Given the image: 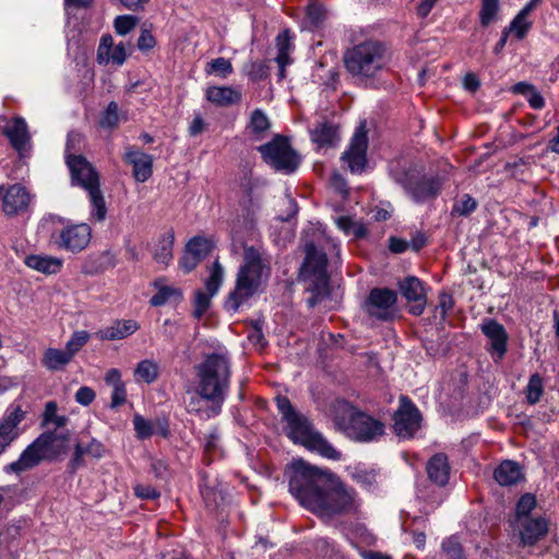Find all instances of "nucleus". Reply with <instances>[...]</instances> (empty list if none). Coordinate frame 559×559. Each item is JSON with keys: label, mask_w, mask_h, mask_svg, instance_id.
Instances as JSON below:
<instances>
[{"label": "nucleus", "mask_w": 559, "mask_h": 559, "mask_svg": "<svg viewBox=\"0 0 559 559\" xmlns=\"http://www.w3.org/2000/svg\"><path fill=\"white\" fill-rule=\"evenodd\" d=\"M288 487L305 508L322 519L353 513L359 507L353 488L335 475L301 460L293 464Z\"/></svg>", "instance_id": "nucleus-1"}, {"label": "nucleus", "mask_w": 559, "mask_h": 559, "mask_svg": "<svg viewBox=\"0 0 559 559\" xmlns=\"http://www.w3.org/2000/svg\"><path fill=\"white\" fill-rule=\"evenodd\" d=\"M71 433L68 429L48 430L40 433L21 453L20 457L5 465V473L22 474L41 462H56L64 456L70 449Z\"/></svg>", "instance_id": "nucleus-2"}, {"label": "nucleus", "mask_w": 559, "mask_h": 559, "mask_svg": "<svg viewBox=\"0 0 559 559\" xmlns=\"http://www.w3.org/2000/svg\"><path fill=\"white\" fill-rule=\"evenodd\" d=\"M270 276V267L262 259L259 249L243 246V263L240 265L234 289L228 294L225 308L237 312L241 305L258 293L264 280Z\"/></svg>", "instance_id": "nucleus-3"}, {"label": "nucleus", "mask_w": 559, "mask_h": 559, "mask_svg": "<svg viewBox=\"0 0 559 559\" xmlns=\"http://www.w3.org/2000/svg\"><path fill=\"white\" fill-rule=\"evenodd\" d=\"M276 405L283 419L287 423L286 435L294 442L317 451L320 455L338 460L341 453L318 431L311 429L308 419L298 414L286 396H277Z\"/></svg>", "instance_id": "nucleus-4"}, {"label": "nucleus", "mask_w": 559, "mask_h": 559, "mask_svg": "<svg viewBox=\"0 0 559 559\" xmlns=\"http://www.w3.org/2000/svg\"><path fill=\"white\" fill-rule=\"evenodd\" d=\"M199 392L210 402L224 404L231 377V365L227 356L211 354L195 366Z\"/></svg>", "instance_id": "nucleus-5"}, {"label": "nucleus", "mask_w": 559, "mask_h": 559, "mask_svg": "<svg viewBox=\"0 0 559 559\" xmlns=\"http://www.w3.org/2000/svg\"><path fill=\"white\" fill-rule=\"evenodd\" d=\"M343 60L345 69L354 78L368 80L386 68L391 56L382 43L366 40L348 49Z\"/></svg>", "instance_id": "nucleus-6"}, {"label": "nucleus", "mask_w": 559, "mask_h": 559, "mask_svg": "<svg viewBox=\"0 0 559 559\" xmlns=\"http://www.w3.org/2000/svg\"><path fill=\"white\" fill-rule=\"evenodd\" d=\"M66 164L70 170L72 186L83 188L92 204V217L97 222L105 219L107 214L106 202L100 191L99 174L82 154L67 155Z\"/></svg>", "instance_id": "nucleus-7"}, {"label": "nucleus", "mask_w": 559, "mask_h": 559, "mask_svg": "<svg viewBox=\"0 0 559 559\" xmlns=\"http://www.w3.org/2000/svg\"><path fill=\"white\" fill-rule=\"evenodd\" d=\"M335 409L343 414V416L335 415L336 426L355 441L371 442L384 433V425L380 420L358 412L344 400L335 402Z\"/></svg>", "instance_id": "nucleus-8"}, {"label": "nucleus", "mask_w": 559, "mask_h": 559, "mask_svg": "<svg viewBox=\"0 0 559 559\" xmlns=\"http://www.w3.org/2000/svg\"><path fill=\"white\" fill-rule=\"evenodd\" d=\"M390 175L416 203L435 200L441 193L442 180L438 176L420 175L415 168L400 165L392 167Z\"/></svg>", "instance_id": "nucleus-9"}, {"label": "nucleus", "mask_w": 559, "mask_h": 559, "mask_svg": "<svg viewBox=\"0 0 559 559\" xmlns=\"http://www.w3.org/2000/svg\"><path fill=\"white\" fill-rule=\"evenodd\" d=\"M259 152L265 163L280 171L289 174L295 171L299 165V156L292 148L288 141L281 135H277L273 141L261 145L259 147Z\"/></svg>", "instance_id": "nucleus-10"}, {"label": "nucleus", "mask_w": 559, "mask_h": 559, "mask_svg": "<svg viewBox=\"0 0 559 559\" xmlns=\"http://www.w3.org/2000/svg\"><path fill=\"white\" fill-rule=\"evenodd\" d=\"M397 295L389 288H372L364 304V310L368 316L381 321H389L394 318V306Z\"/></svg>", "instance_id": "nucleus-11"}, {"label": "nucleus", "mask_w": 559, "mask_h": 559, "mask_svg": "<svg viewBox=\"0 0 559 559\" xmlns=\"http://www.w3.org/2000/svg\"><path fill=\"white\" fill-rule=\"evenodd\" d=\"M394 431L400 438H412L414 433L420 428L421 415L406 395H401L400 406L394 413Z\"/></svg>", "instance_id": "nucleus-12"}, {"label": "nucleus", "mask_w": 559, "mask_h": 559, "mask_svg": "<svg viewBox=\"0 0 559 559\" xmlns=\"http://www.w3.org/2000/svg\"><path fill=\"white\" fill-rule=\"evenodd\" d=\"M0 121L7 122L1 129V133L8 139L13 150L17 152L20 157L26 156L31 151V133L24 118L16 116L11 120L0 117Z\"/></svg>", "instance_id": "nucleus-13"}, {"label": "nucleus", "mask_w": 559, "mask_h": 559, "mask_svg": "<svg viewBox=\"0 0 559 559\" xmlns=\"http://www.w3.org/2000/svg\"><path fill=\"white\" fill-rule=\"evenodd\" d=\"M368 139L364 124L359 126L349 143L348 148L342 154L341 159L344 160L353 174L361 173L367 163Z\"/></svg>", "instance_id": "nucleus-14"}, {"label": "nucleus", "mask_w": 559, "mask_h": 559, "mask_svg": "<svg viewBox=\"0 0 559 559\" xmlns=\"http://www.w3.org/2000/svg\"><path fill=\"white\" fill-rule=\"evenodd\" d=\"M223 278L224 267L218 262V260H216L213 263L211 274L205 282L207 293L199 289L194 294V318L200 319L207 311L211 306V298L218 292L219 287L222 286Z\"/></svg>", "instance_id": "nucleus-15"}, {"label": "nucleus", "mask_w": 559, "mask_h": 559, "mask_svg": "<svg viewBox=\"0 0 559 559\" xmlns=\"http://www.w3.org/2000/svg\"><path fill=\"white\" fill-rule=\"evenodd\" d=\"M92 230L87 224L67 226L55 238L58 248L72 253L81 252L91 241Z\"/></svg>", "instance_id": "nucleus-16"}, {"label": "nucleus", "mask_w": 559, "mask_h": 559, "mask_svg": "<svg viewBox=\"0 0 559 559\" xmlns=\"http://www.w3.org/2000/svg\"><path fill=\"white\" fill-rule=\"evenodd\" d=\"M548 520L545 516L520 518L512 521L514 531L518 532L521 544L533 546L548 533Z\"/></svg>", "instance_id": "nucleus-17"}, {"label": "nucleus", "mask_w": 559, "mask_h": 559, "mask_svg": "<svg viewBox=\"0 0 559 559\" xmlns=\"http://www.w3.org/2000/svg\"><path fill=\"white\" fill-rule=\"evenodd\" d=\"M483 334L488 338L487 350L492 359L498 362L503 359L508 352V333L504 326L493 319H485L480 324Z\"/></svg>", "instance_id": "nucleus-18"}, {"label": "nucleus", "mask_w": 559, "mask_h": 559, "mask_svg": "<svg viewBox=\"0 0 559 559\" xmlns=\"http://www.w3.org/2000/svg\"><path fill=\"white\" fill-rule=\"evenodd\" d=\"M0 199L2 200V211L5 215L14 216L28 207L31 195L26 188L20 183L8 187L2 185L0 186Z\"/></svg>", "instance_id": "nucleus-19"}, {"label": "nucleus", "mask_w": 559, "mask_h": 559, "mask_svg": "<svg viewBox=\"0 0 559 559\" xmlns=\"http://www.w3.org/2000/svg\"><path fill=\"white\" fill-rule=\"evenodd\" d=\"M400 292L411 306V313L420 316L426 306V293L421 281L415 276H407L399 284Z\"/></svg>", "instance_id": "nucleus-20"}, {"label": "nucleus", "mask_w": 559, "mask_h": 559, "mask_svg": "<svg viewBox=\"0 0 559 559\" xmlns=\"http://www.w3.org/2000/svg\"><path fill=\"white\" fill-rule=\"evenodd\" d=\"M25 417V413L20 406L8 411L0 419V455L10 447V444L19 437L17 426Z\"/></svg>", "instance_id": "nucleus-21"}, {"label": "nucleus", "mask_w": 559, "mask_h": 559, "mask_svg": "<svg viewBox=\"0 0 559 559\" xmlns=\"http://www.w3.org/2000/svg\"><path fill=\"white\" fill-rule=\"evenodd\" d=\"M187 394L189 397L185 401V404L186 411L189 414L195 415L201 419H210L221 413L223 404L210 402L199 392L198 386H195L194 391H188Z\"/></svg>", "instance_id": "nucleus-22"}, {"label": "nucleus", "mask_w": 559, "mask_h": 559, "mask_svg": "<svg viewBox=\"0 0 559 559\" xmlns=\"http://www.w3.org/2000/svg\"><path fill=\"white\" fill-rule=\"evenodd\" d=\"M124 160L132 165L133 177L138 182H145L153 174V157L134 146L127 147Z\"/></svg>", "instance_id": "nucleus-23"}, {"label": "nucleus", "mask_w": 559, "mask_h": 559, "mask_svg": "<svg viewBox=\"0 0 559 559\" xmlns=\"http://www.w3.org/2000/svg\"><path fill=\"white\" fill-rule=\"evenodd\" d=\"M126 59V45L123 43H119L114 47L112 36L109 34L103 35L97 49V62L99 64H107L111 61L117 66H122Z\"/></svg>", "instance_id": "nucleus-24"}, {"label": "nucleus", "mask_w": 559, "mask_h": 559, "mask_svg": "<svg viewBox=\"0 0 559 559\" xmlns=\"http://www.w3.org/2000/svg\"><path fill=\"white\" fill-rule=\"evenodd\" d=\"M106 452L104 444L96 439H92L87 445L81 442L74 444L72 459L68 463V469L74 474L84 466V456L90 455L94 459H102Z\"/></svg>", "instance_id": "nucleus-25"}, {"label": "nucleus", "mask_w": 559, "mask_h": 559, "mask_svg": "<svg viewBox=\"0 0 559 559\" xmlns=\"http://www.w3.org/2000/svg\"><path fill=\"white\" fill-rule=\"evenodd\" d=\"M450 463L448 455L436 453L426 463V473L428 479L439 487H444L450 477Z\"/></svg>", "instance_id": "nucleus-26"}, {"label": "nucleus", "mask_w": 559, "mask_h": 559, "mask_svg": "<svg viewBox=\"0 0 559 559\" xmlns=\"http://www.w3.org/2000/svg\"><path fill=\"white\" fill-rule=\"evenodd\" d=\"M306 258L302 263L301 274L302 275H313V274H328L326 265L328 258L326 253L312 242L307 243L306 248Z\"/></svg>", "instance_id": "nucleus-27"}, {"label": "nucleus", "mask_w": 559, "mask_h": 559, "mask_svg": "<svg viewBox=\"0 0 559 559\" xmlns=\"http://www.w3.org/2000/svg\"><path fill=\"white\" fill-rule=\"evenodd\" d=\"M205 96L210 103L219 107H228L241 100V92L231 86H210Z\"/></svg>", "instance_id": "nucleus-28"}, {"label": "nucleus", "mask_w": 559, "mask_h": 559, "mask_svg": "<svg viewBox=\"0 0 559 559\" xmlns=\"http://www.w3.org/2000/svg\"><path fill=\"white\" fill-rule=\"evenodd\" d=\"M493 477L500 486H512L522 479L523 474L516 462L506 460L495 469Z\"/></svg>", "instance_id": "nucleus-29"}, {"label": "nucleus", "mask_w": 559, "mask_h": 559, "mask_svg": "<svg viewBox=\"0 0 559 559\" xmlns=\"http://www.w3.org/2000/svg\"><path fill=\"white\" fill-rule=\"evenodd\" d=\"M139 329V324L134 320L116 321L112 325L99 330L97 335L100 340H122L133 334Z\"/></svg>", "instance_id": "nucleus-30"}, {"label": "nucleus", "mask_w": 559, "mask_h": 559, "mask_svg": "<svg viewBox=\"0 0 559 559\" xmlns=\"http://www.w3.org/2000/svg\"><path fill=\"white\" fill-rule=\"evenodd\" d=\"M25 264L33 270L50 275L61 270L62 261L58 258L33 254L26 257Z\"/></svg>", "instance_id": "nucleus-31"}, {"label": "nucleus", "mask_w": 559, "mask_h": 559, "mask_svg": "<svg viewBox=\"0 0 559 559\" xmlns=\"http://www.w3.org/2000/svg\"><path fill=\"white\" fill-rule=\"evenodd\" d=\"M277 56L276 62L280 68V78L285 76V67L290 63L289 51L292 49V36L289 29H284L276 36Z\"/></svg>", "instance_id": "nucleus-32"}, {"label": "nucleus", "mask_w": 559, "mask_h": 559, "mask_svg": "<svg viewBox=\"0 0 559 559\" xmlns=\"http://www.w3.org/2000/svg\"><path fill=\"white\" fill-rule=\"evenodd\" d=\"M175 241V233L173 229L167 230L159 238L153 253V259L164 265H168L173 260V247Z\"/></svg>", "instance_id": "nucleus-33"}, {"label": "nucleus", "mask_w": 559, "mask_h": 559, "mask_svg": "<svg viewBox=\"0 0 559 559\" xmlns=\"http://www.w3.org/2000/svg\"><path fill=\"white\" fill-rule=\"evenodd\" d=\"M72 360L71 354L64 349L47 348L43 355V366L50 370L56 371L62 369Z\"/></svg>", "instance_id": "nucleus-34"}, {"label": "nucleus", "mask_w": 559, "mask_h": 559, "mask_svg": "<svg viewBox=\"0 0 559 559\" xmlns=\"http://www.w3.org/2000/svg\"><path fill=\"white\" fill-rule=\"evenodd\" d=\"M311 139L313 142L318 143L320 146L333 145V143L337 139V129L331 122H328V121L319 122L311 130Z\"/></svg>", "instance_id": "nucleus-35"}, {"label": "nucleus", "mask_w": 559, "mask_h": 559, "mask_svg": "<svg viewBox=\"0 0 559 559\" xmlns=\"http://www.w3.org/2000/svg\"><path fill=\"white\" fill-rule=\"evenodd\" d=\"M134 377L136 381H143L148 384L154 382L158 377L157 364L150 359L140 361L134 370Z\"/></svg>", "instance_id": "nucleus-36"}, {"label": "nucleus", "mask_w": 559, "mask_h": 559, "mask_svg": "<svg viewBox=\"0 0 559 559\" xmlns=\"http://www.w3.org/2000/svg\"><path fill=\"white\" fill-rule=\"evenodd\" d=\"M544 393V381L539 373H534L530 377L528 383L525 388L526 402L530 405L537 404Z\"/></svg>", "instance_id": "nucleus-37"}, {"label": "nucleus", "mask_w": 559, "mask_h": 559, "mask_svg": "<svg viewBox=\"0 0 559 559\" xmlns=\"http://www.w3.org/2000/svg\"><path fill=\"white\" fill-rule=\"evenodd\" d=\"M212 242L201 236L193 237L188 241L186 246V250L201 261L207 257V254L212 251Z\"/></svg>", "instance_id": "nucleus-38"}, {"label": "nucleus", "mask_w": 559, "mask_h": 559, "mask_svg": "<svg viewBox=\"0 0 559 559\" xmlns=\"http://www.w3.org/2000/svg\"><path fill=\"white\" fill-rule=\"evenodd\" d=\"M271 127L270 120L261 109H254L250 116L248 129L257 138H260Z\"/></svg>", "instance_id": "nucleus-39"}, {"label": "nucleus", "mask_w": 559, "mask_h": 559, "mask_svg": "<svg viewBox=\"0 0 559 559\" xmlns=\"http://www.w3.org/2000/svg\"><path fill=\"white\" fill-rule=\"evenodd\" d=\"M305 280L309 281L307 290L311 294L325 297L329 295V275L328 274H313L302 275Z\"/></svg>", "instance_id": "nucleus-40"}, {"label": "nucleus", "mask_w": 559, "mask_h": 559, "mask_svg": "<svg viewBox=\"0 0 559 559\" xmlns=\"http://www.w3.org/2000/svg\"><path fill=\"white\" fill-rule=\"evenodd\" d=\"M477 201L469 194H463L462 198L455 200L451 216H468L477 209Z\"/></svg>", "instance_id": "nucleus-41"}, {"label": "nucleus", "mask_w": 559, "mask_h": 559, "mask_svg": "<svg viewBox=\"0 0 559 559\" xmlns=\"http://www.w3.org/2000/svg\"><path fill=\"white\" fill-rule=\"evenodd\" d=\"M499 12V0H481L479 20L483 27L491 24Z\"/></svg>", "instance_id": "nucleus-42"}, {"label": "nucleus", "mask_w": 559, "mask_h": 559, "mask_svg": "<svg viewBox=\"0 0 559 559\" xmlns=\"http://www.w3.org/2000/svg\"><path fill=\"white\" fill-rule=\"evenodd\" d=\"M205 72L225 79L233 72V66L228 59L219 57L206 63Z\"/></svg>", "instance_id": "nucleus-43"}, {"label": "nucleus", "mask_w": 559, "mask_h": 559, "mask_svg": "<svg viewBox=\"0 0 559 559\" xmlns=\"http://www.w3.org/2000/svg\"><path fill=\"white\" fill-rule=\"evenodd\" d=\"M527 17L526 15H522L520 11L506 29H508L509 33L513 32L518 39H523L532 27V23L527 21Z\"/></svg>", "instance_id": "nucleus-44"}, {"label": "nucleus", "mask_w": 559, "mask_h": 559, "mask_svg": "<svg viewBox=\"0 0 559 559\" xmlns=\"http://www.w3.org/2000/svg\"><path fill=\"white\" fill-rule=\"evenodd\" d=\"M535 508H536V498H535V496H533L531 493L523 495L519 499V501L516 503L515 518L514 519L534 516L532 514V511Z\"/></svg>", "instance_id": "nucleus-45"}, {"label": "nucleus", "mask_w": 559, "mask_h": 559, "mask_svg": "<svg viewBox=\"0 0 559 559\" xmlns=\"http://www.w3.org/2000/svg\"><path fill=\"white\" fill-rule=\"evenodd\" d=\"M246 73L252 81H262L269 76V67L263 61H252L245 67Z\"/></svg>", "instance_id": "nucleus-46"}, {"label": "nucleus", "mask_w": 559, "mask_h": 559, "mask_svg": "<svg viewBox=\"0 0 559 559\" xmlns=\"http://www.w3.org/2000/svg\"><path fill=\"white\" fill-rule=\"evenodd\" d=\"M353 479L367 490H373L377 487V475L373 471L359 469L352 474Z\"/></svg>", "instance_id": "nucleus-47"}, {"label": "nucleus", "mask_w": 559, "mask_h": 559, "mask_svg": "<svg viewBox=\"0 0 559 559\" xmlns=\"http://www.w3.org/2000/svg\"><path fill=\"white\" fill-rule=\"evenodd\" d=\"M139 23V17L134 15H119L115 19L114 26L118 35H127Z\"/></svg>", "instance_id": "nucleus-48"}, {"label": "nucleus", "mask_w": 559, "mask_h": 559, "mask_svg": "<svg viewBox=\"0 0 559 559\" xmlns=\"http://www.w3.org/2000/svg\"><path fill=\"white\" fill-rule=\"evenodd\" d=\"M442 550L448 559H465L463 548L455 536H451L442 543Z\"/></svg>", "instance_id": "nucleus-49"}, {"label": "nucleus", "mask_w": 559, "mask_h": 559, "mask_svg": "<svg viewBox=\"0 0 559 559\" xmlns=\"http://www.w3.org/2000/svg\"><path fill=\"white\" fill-rule=\"evenodd\" d=\"M90 334L86 331H76L66 344V349L73 356L87 343Z\"/></svg>", "instance_id": "nucleus-50"}, {"label": "nucleus", "mask_w": 559, "mask_h": 559, "mask_svg": "<svg viewBox=\"0 0 559 559\" xmlns=\"http://www.w3.org/2000/svg\"><path fill=\"white\" fill-rule=\"evenodd\" d=\"M133 426L140 439H146L155 433L153 424L139 414L133 417Z\"/></svg>", "instance_id": "nucleus-51"}, {"label": "nucleus", "mask_w": 559, "mask_h": 559, "mask_svg": "<svg viewBox=\"0 0 559 559\" xmlns=\"http://www.w3.org/2000/svg\"><path fill=\"white\" fill-rule=\"evenodd\" d=\"M118 123V105L115 102H110L105 112L100 118V126L103 128H114Z\"/></svg>", "instance_id": "nucleus-52"}, {"label": "nucleus", "mask_w": 559, "mask_h": 559, "mask_svg": "<svg viewBox=\"0 0 559 559\" xmlns=\"http://www.w3.org/2000/svg\"><path fill=\"white\" fill-rule=\"evenodd\" d=\"M173 296H179L177 289L165 286L162 287L150 300L151 305L154 307H159L165 305Z\"/></svg>", "instance_id": "nucleus-53"}, {"label": "nucleus", "mask_w": 559, "mask_h": 559, "mask_svg": "<svg viewBox=\"0 0 559 559\" xmlns=\"http://www.w3.org/2000/svg\"><path fill=\"white\" fill-rule=\"evenodd\" d=\"M134 493L143 500H154L159 497V492L153 486L143 484L134 486Z\"/></svg>", "instance_id": "nucleus-54"}, {"label": "nucleus", "mask_w": 559, "mask_h": 559, "mask_svg": "<svg viewBox=\"0 0 559 559\" xmlns=\"http://www.w3.org/2000/svg\"><path fill=\"white\" fill-rule=\"evenodd\" d=\"M94 400L95 392L88 386H81L75 393V401L83 406L90 405Z\"/></svg>", "instance_id": "nucleus-55"}, {"label": "nucleus", "mask_w": 559, "mask_h": 559, "mask_svg": "<svg viewBox=\"0 0 559 559\" xmlns=\"http://www.w3.org/2000/svg\"><path fill=\"white\" fill-rule=\"evenodd\" d=\"M331 186L343 198H345L348 194L347 182L344 179V177L337 171H334L331 176Z\"/></svg>", "instance_id": "nucleus-56"}, {"label": "nucleus", "mask_w": 559, "mask_h": 559, "mask_svg": "<svg viewBox=\"0 0 559 559\" xmlns=\"http://www.w3.org/2000/svg\"><path fill=\"white\" fill-rule=\"evenodd\" d=\"M155 44L156 40L154 36L151 34V32L147 29H143L138 39V48L141 51H148L155 46Z\"/></svg>", "instance_id": "nucleus-57"}, {"label": "nucleus", "mask_w": 559, "mask_h": 559, "mask_svg": "<svg viewBox=\"0 0 559 559\" xmlns=\"http://www.w3.org/2000/svg\"><path fill=\"white\" fill-rule=\"evenodd\" d=\"M127 400V391L124 383L118 384L112 388L111 394V407L116 408L126 403Z\"/></svg>", "instance_id": "nucleus-58"}, {"label": "nucleus", "mask_w": 559, "mask_h": 559, "mask_svg": "<svg viewBox=\"0 0 559 559\" xmlns=\"http://www.w3.org/2000/svg\"><path fill=\"white\" fill-rule=\"evenodd\" d=\"M218 442H219L218 429L216 427H214L210 431V433L205 437V441H204L205 453H211V452L215 451L218 447Z\"/></svg>", "instance_id": "nucleus-59"}, {"label": "nucleus", "mask_w": 559, "mask_h": 559, "mask_svg": "<svg viewBox=\"0 0 559 559\" xmlns=\"http://www.w3.org/2000/svg\"><path fill=\"white\" fill-rule=\"evenodd\" d=\"M81 143V135L75 132H70L67 138L66 156L69 154H76L79 151L78 145Z\"/></svg>", "instance_id": "nucleus-60"}, {"label": "nucleus", "mask_w": 559, "mask_h": 559, "mask_svg": "<svg viewBox=\"0 0 559 559\" xmlns=\"http://www.w3.org/2000/svg\"><path fill=\"white\" fill-rule=\"evenodd\" d=\"M200 262L201 260L186 250L183 257L181 258L180 265L186 273H189L194 270Z\"/></svg>", "instance_id": "nucleus-61"}, {"label": "nucleus", "mask_w": 559, "mask_h": 559, "mask_svg": "<svg viewBox=\"0 0 559 559\" xmlns=\"http://www.w3.org/2000/svg\"><path fill=\"white\" fill-rule=\"evenodd\" d=\"M307 15L311 22L318 24L323 20L324 10L319 4H310L307 9Z\"/></svg>", "instance_id": "nucleus-62"}, {"label": "nucleus", "mask_w": 559, "mask_h": 559, "mask_svg": "<svg viewBox=\"0 0 559 559\" xmlns=\"http://www.w3.org/2000/svg\"><path fill=\"white\" fill-rule=\"evenodd\" d=\"M58 411L57 403L53 401H49L45 405V411L43 414V426L51 423V419L56 417Z\"/></svg>", "instance_id": "nucleus-63"}, {"label": "nucleus", "mask_w": 559, "mask_h": 559, "mask_svg": "<svg viewBox=\"0 0 559 559\" xmlns=\"http://www.w3.org/2000/svg\"><path fill=\"white\" fill-rule=\"evenodd\" d=\"M526 98L530 106L534 109H542L545 106V99L537 88H534Z\"/></svg>", "instance_id": "nucleus-64"}]
</instances>
